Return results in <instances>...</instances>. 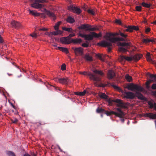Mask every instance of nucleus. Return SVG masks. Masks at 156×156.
<instances>
[{
  "label": "nucleus",
  "mask_w": 156,
  "mask_h": 156,
  "mask_svg": "<svg viewBox=\"0 0 156 156\" xmlns=\"http://www.w3.org/2000/svg\"><path fill=\"white\" fill-rule=\"evenodd\" d=\"M150 30V28L149 27L147 28H146L145 30V31L147 33L149 32Z\"/></svg>",
  "instance_id": "69168bd1"
},
{
  "label": "nucleus",
  "mask_w": 156,
  "mask_h": 156,
  "mask_svg": "<svg viewBox=\"0 0 156 156\" xmlns=\"http://www.w3.org/2000/svg\"><path fill=\"white\" fill-rule=\"evenodd\" d=\"M124 28L126 29L123 30L124 32H132L133 30L136 31L139 30V28L138 27L134 26H125Z\"/></svg>",
  "instance_id": "423d86ee"
},
{
  "label": "nucleus",
  "mask_w": 156,
  "mask_h": 156,
  "mask_svg": "<svg viewBox=\"0 0 156 156\" xmlns=\"http://www.w3.org/2000/svg\"><path fill=\"white\" fill-rule=\"evenodd\" d=\"M105 110L104 109L98 108L96 109V112L98 113H101L104 112Z\"/></svg>",
  "instance_id": "49530a36"
},
{
  "label": "nucleus",
  "mask_w": 156,
  "mask_h": 156,
  "mask_svg": "<svg viewBox=\"0 0 156 156\" xmlns=\"http://www.w3.org/2000/svg\"><path fill=\"white\" fill-rule=\"evenodd\" d=\"M66 65L65 63L63 64L61 66V68H66Z\"/></svg>",
  "instance_id": "0e129e2a"
},
{
  "label": "nucleus",
  "mask_w": 156,
  "mask_h": 156,
  "mask_svg": "<svg viewBox=\"0 0 156 156\" xmlns=\"http://www.w3.org/2000/svg\"><path fill=\"white\" fill-rule=\"evenodd\" d=\"M104 113L106 114L108 116H109L112 114H114L115 113V112L113 111L111 112H109L108 111H104Z\"/></svg>",
  "instance_id": "58836bf2"
},
{
  "label": "nucleus",
  "mask_w": 156,
  "mask_h": 156,
  "mask_svg": "<svg viewBox=\"0 0 156 156\" xmlns=\"http://www.w3.org/2000/svg\"><path fill=\"white\" fill-rule=\"evenodd\" d=\"M31 2H37L38 3H44L45 2V1L44 0H30Z\"/></svg>",
  "instance_id": "a19ab883"
},
{
  "label": "nucleus",
  "mask_w": 156,
  "mask_h": 156,
  "mask_svg": "<svg viewBox=\"0 0 156 156\" xmlns=\"http://www.w3.org/2000/svg\"><path fill=\"white\" fill-rule=\"evenodd\" d=\"M119 35V32L118 33H110L108 35H107L106 36L107 37V41L108 42H110V40H109V38H115L116 37H112V36L114 37L115 36H118Z\"/></svg>",
  "instance_id": "dca6fc26"
},
{
  "label": "nucleus",
  "mask_w": 156,
  "mask_h": 156,
  "mask_svg": "<svg viewBox=\"0 0 156 156\" xmlns=\"http://www.w3.org/2000/svg\"><path fill=\"white\" fill-rule=\"evenodd\" d=\"M142 7L141 6H136L135 9L136 11L141 12L142 11Z\"/></svg>",
  "instance_id": "3c124183"
},
{
  "label": "nucleus",
  "mask_w": 156,
  "mask_h": 156,
  "mask_svg": "<svg viewBox=\"0 0 156 156\" xmlns=\"http://www.w3.org/2000/svg\"><path fill=\"white\" fill-rule=\"evenodd\" d=\"M106 101L108 103L109 105H112L113 103L115 102L118 104L117 105V106L118 107L123 108H126L125 103L122 100L120 99H117L115 100H114L108 98Z\"/></svg>",
  "instance_id": "7ed1b4c3"
},
{
  "label": "nucleus",
  "mask_w": 156,
  "mask_h": 156,
  "mask_svg": "<svg viewBox=\"0 0 156 156\" xmlns=\"http://www.w3.org/2000/svg\"><path fill=\"white\" fill-rule=\"evenodd\" d=\"M50 33L52 35H58V34L56 30L55 31H53L52 32H50Z\"/></svg>",
  "instance_id": "6e6d98bb"
},
{
  "label": "nucleus",
  "mask_w": 156,
  "mask_h": 156,
  "mask_svg": "<svg viewBox=\"0 0 156 156\" xmlns=\"http://www.w3.org/2000/svg\"><path fill=\"white\" fill-rule=\"evenodd\" d=\"M142 56V55L141 54H136L135 55L133 56V61H138Z\"/></svg>",
  "instance_id": "412c9836"
},
{
  "label": "nucleus",
  "mask_w": 156,
  "mask_h": 156,
  "mask_svg": "<svg viewBox=\"0 0 156 156\" xmlns=\"http://www.w3.org/2000/svg\"><path fill=\"white\" fill-rule=\"evenodd\" d=\"M56 30L57 31V32L58 35L61 34H62V32L61 30H59L58 29V30Z\"/></svg>",
  "instance_id": "e2e57ef3"
},
{
  "label": "nucleus",
  "mask_w": 156,
  "mask_h": 156,
  "mask_svg": "<svg viewBox=\"0 0 156 156\" xmlns=\"http://www.w3.org/2000/svg\"><path fill=\"white\" fill-rule=\"evenodd\" d=\"M81 46L82 47L85 48H88L89 47V43L88 42L86 41L85 43H83Z\"/></svg>",
  "instance_id": "8fccbe9b"
},
{
  "label": "nucleus",
  "mask_w": 156,
  "mask_h": 156,
  "mask_svg": "<svg viewBox=\"0 0 156 156\" xmlns=\"http://www.w3.org/2000/svg\"><path fill=\"white\" fill-rule=\"evenodd\" d=\"M148 75L149 77L153 79L154 80H156V74L154 75L148 73Z\"/></svg>",
  "instance_id": "09e8293b"
},
{
  "label": "nucleus",
  "mask_w": 156,
  "mask_h": 156,
  "mask_svg": "<svg viewBox=\"0 0 156 156\" xmlns=\"http://www.w3.org/2000/svg\"><path fill=\"white\" fill-rule=\"evenodd\" d=\"M87 12L89 13H90L91 15H94V14H95L94 12L92 9H89L88 10Z\"/></svg>",
  "instance_id": "603ef678"
},
{
  "label": "nucleus",
  "mask_w": 156,
  "mask_h": 156,
  "mask_svg": "<svg viewBox=\"0 0 156 156\" xmlns=\"http://www.w3.org/2000/svg\"><path fill=\"white\" fill-rule=\"evenodd\" d=\"M109 40L110 42H108L105 41H103L99 42L97 44L98 45L101 47L109 46L112 45V43H115L117 41H128L126 38L122 37H116L115 38H109Z\"/></svg>",
  "instance_id": "f03ea898"
},
{
  "label": "nucleus",
  "mask_w": 156,
  "mask_h": 156,
  "mask_svg": "<svg viewBox=\"0 0 156 156\" xmlns=\"http://www.w3.org/2000/svg\"><path fill=\"white\" fill-rule=\"evenodd\" d=\"M118 60L119 62L122 63L125 61L129 62L133 61V56H126L124 55L120 56L118 58Z\"/></svg>",
  "instance_id": "6e6552de"
},
{
  "label": "nucleus",
  "mask_w": 156,
  "mask_h": 156,
  "mask_svg": "<svg viewBox=\"0 0 156 156\" xmlns=\"http://www.w3.org/2000/svg\"><path fill=\"white\" fill-rule=\"evenodd\" d=\"M141 5L144 7L147 8H150L151 6L152 5L151 4H148L144 2H142L141 4Z\"/></svg>",
  "instance_id": "c85d7f7f"
},
{
  "label": "nucleus",
  "mask_w": 156,
  "mask_h": 156,
  "mask_svg": "<svg viewBox=\"0 0 156 156\" xmlns=\"http://www.w3.org/2000/svg\"><path fill=\"white\" fill-rule=\"evenodd\" d=\"M146 115L147 117L152 119H156V113L155 114H154L152 113H147Z\"/></svg>",
  "instance_id": "5701e85b"
},
{
  "label": "nucleus",
  "mask_w": 156,
  "mask_h": 156,
  "mask_svg": "<svg viewBox=\"0 0 156 156\" xmlns=\"http://www.w3.org/2000/svg\"><path fill=\"white\" fill-rule=\"evenodd\" d=\"M96 56L99 58L101 61H104L105 60L104 58V56L98 54L96 55Z\"/></svg>",
  "instance_id": "37998d69"
},
{
  "label": "nucleus",
  "mask_w": 156,
  "mask_h": 156,
  "mask_svg": "<svg viewBox=\"0 0 156 156\" xmlns=\"http://www.w3.org/2000/svg\"><path fill=\"white\" fill-rule=\"evenodd\" d=\"M119 45L120 46L122 47L126 46L128 47L130 46L129 43H126V42H122V43H119Z\"/></svg>",
  "instance_id": "79ce46f5"
},
{
  "label": "nucleus",
  "mask_w": 156,
  "mask_h": 156,
  "mask_svg": "<svg viewBox=\"0 0 156 156\" xmlns=\"http://www.w3.org/2000/svg\"><path fill=\"white\" fill-rule=\"evenodd\" d=\"M90 34H92L93 38L94 37L96 38H98L100 37H101V33L98 34L94 32H90Z\"/></svg>",
  "instance_id": "a878e982"
},
{
  "label": "nucleus",
  "mask_w": 156,
  "mask_h": 156,
  "mask_svg": "<svg viewBox=\"0 0 156 156\" xmlns=\"http://www.w3.org/2000/svg\"><path fill=\"white\" fill-rule=\"evenodd\" d=\"M110 46H105V47H108V52H110L111 51L112 49V48L110 47Z\"/></svg>",
  "instance_id": "052dcab7"
},
{
  "label": "nucleus",
  "mask_w": 156,
  "mask_h": 156,
  "mask_svg": "<svg viewBox=\"0 0 156 156\" xmlns=\"http://www.w3.org/2000/svg\"><path fill=\"white\" fill-rule=\"evenodd\" d=\"M66 37V39L67 41H70V40L71 39V37H70L69 35L68 36H67V37Z\"/></svg>",
  "instance_id": "338daca9"
},
{
  "label": "nucleus",
  "mask_w": 156,
  "mask_h": 156,
  "mask_svg": "<svg viewBox=\"0 0 156 156\" xmlns=\"http://www.w3.org/2000/svg\"><path fill=\"white\" fill-rule=\"evenodd\" d=\"M125 88L131 91H133L134 90L140 91H142L143 90V88L141 86L137 84H134L133 83L128 84Z\"/></svg>",
  "instance_id": "20e7f679"
},
{
  "label": "nucleus",
  "mask_w": 156,
  "mask_h": 156,
  "mask_svg": "<svg viewBox=\"0 0 156 156\" xmlns=\"http://www.w3.org/2000/svg\"><path fill=\"white\" fill-rule=\"evenodd\" d=\"M12 64L13 66H14L15 67L18 68H19V67L18 66L15 62H13L12 63Z\"/></svg>",
  "instance_id": "774afa93"
},
{
  "label": "nucleus",
  "mask_w": 156,
  "mask_h": 156,
  "mask_svg": "<svg viewBox=\"0 0 156 156\" xmlns=\"http://www.w3.org/2000/svg\"><path fill=\"white\" fill-rule=\"evenodd\" d=\"M94 74H92L90 72L83 71V72H80V74L84 75H88L90 76V79L96 82H101V76L104 75L103 72L101 71L96 69L92 70Z\"/></svg>",
  "instance_id": "f257e3e1"
},
{
  "label": "nucleus",
  "mask_w": 156,
  "mask_h": 156,
  "mask_svg": "<svg viewBox=\"0 0 156 156\" xmlns=\"http://www.w3.org/2000/svg\"><path fill=\"white\" fill-rule=\"evenodd\" d=\"M125 78L126 80L129 82H130L132 80V77L129 76L128 74H126L125 75Z\"/></svg>",
  "instance_id": "f704fd0d"
},
{
  "label": "nucleus",
  "mask_w": 156,
  "mask_h": 156,
  "mask_svg": "<svg viewBox=\"0 0 156 156\" xmlns=\"http://www.w3.org/2000/svg\"><path fill=\"white\" fill-rule=\"evenodd\" d=\"M115 75L114 71L112 70H109L107 74L108 78L111 79L113 78Z\"/></svg>",
  "instance_id": "f3484780"
},
{
  "label": "nucleus",
  "mask_w": 156,
  "mask_h": 156,
  "mask_svg": "<svg viewBox=\"0 0 156 156\" xmlns=\"http://www.w3.org/2000/svg\"><path fill=\"white\" fill-rule=\"evenodd\" d=\"M148 104L150 106V108H152L154 107V109L156 110V103L154 102L153 103L151 101H148Z\"/></svg>",
  "instance_id": "bb28decb"
},
{
  "label": "nucleus",
  "mask_w": 156,
  "mask_h": 156,
  "mask_svg": "<svg viewBox=\"0 0 156 156\" xmlns=\"http://www.w3.org/2000/svg\"><path fill=\"white\" fill-rule=\"evenodd\" d=\"M60 41L63 44H69L71 43L70 41H67L66 37H62L60 38Z\"/></svg>",
  "instance_id": "4be33fe9"
},
{
  "label": "nucleus",
  "mask_w": 156,
  "mask_h": 156,
  "mask_svg": "<svg viewBox=\"0 0 156 156\" xmlns=\"http://www.w3.org/2000/svg\"><path fill=\"white\" fill-rule=\"evenodd\" d=\"M62 30L69 32H71L72 30V29L71 28H66L65 27H62Z\"/></svg>",
  "instance_id": "a18cd8bd"
},
{
  "label": "nucleus",
  "mask_w": 156,
  "mask_h": 156,
  "mask_svg": "<svg viewBox=\"0 0 156 156\" xmlns=\"http://www.w3.org/2000/svg\"><path fill=\"white\" fill-rule=\"evenodd\" d=\"M66 21L67 22L71 23H73L75 22L74 19L71 16L68 17L67 18Z\"/></svg>",
  "instance_id": "473e14b6"
},
{
  "label": "nucleus",
  "mask_w": 156,
  "mask_h": 156,
  "mask_svg": "<svg viewBox=\"0 0 156 156\" xmlns=\"http://www.w3.org/2000/svg\"><path fill=\"white\" fill-rule=\"evenodd\" d=\"M150 82L147 81V82L146 83V87L147 89H148L150 88V86H149Z\"/></svg>",
  "instance_id": "4d7b16f0"
},
{
  "label": "nucleus",
  "mask_w": 156,
  "mask_h": 156,
  "mask_svg": "<svg viewBox=\"0 0 156 156\" xmlns=\"http://www.w3.org/2000/svg\"><path fill=\"white\" fill-rule=\"evenodd\" d=\"M116 109L117 111L119 113L115 112V113H114V115L117 117L122 118L124 115V113L123 112L120 108H117Z\"/></svg>",
  "instance_id": "4468645a"
},
{
  "label": "nucleus",
  "mask_w": 156,
  "mask_h": 156,
  "mask_svg": "<svg viewBox=\"0 0 156 156\" xmlns=\"http://www.w3.org/2000/svg\"><path fill=\"white\" fill-rule=\"evenodd\" d=\"M93 39L92 34H86L85 40L88 41H91Z\"/></svg>",
  "instance_id": "c756f323"
},
{
  "label": "nucleus",
  "mask_w": 156,
  "mask_h": 156,
  "mask_svg": "<svg viewBox=\"0 0 156 156\" xmlns=\"http://www.w3.org/2000/svg\"><path fill=\"white\" fill-rule=\"evenodd\" d=\"M86 26V28L85 29L87 31H94L96 30V28L94 27H91V26L88 24H87Z\"/></svg>",
  "instance_id": "cd10ccee"
},
{
  "label": "nucleus",
  "mask_w": 156,
  "mask_h": 156,
  "mask_svg": "<svg viewBox=\"0 0 156 156\" xmlns=\"http://www.w3.org/2000/svg\"><path fill=\"white\" fill-rule=\"evenodd\" d=\"M46 14L50 17L52 19L54 20L56 19V16L54 13L51 12L50 11L47 10L46 9H44Z\"/></svg>",
  "instance_id": "ddd939ff"
},
{
  "label": "nucleus",
  "mask_w": 156,
  "mask_h": 156,
  "mask_svg": "<svg viewBox=\"0 0 156 156\" xmlns=\"http://www.w3.org/2000/svg\"><path fill=\"white\" fill-rule=\"evenodd\" d=\"M139 91H137L135 93L136 96L138 98V99L142 100H145L146 98L141 93L139 92Z\"/></svg>",
  "instance_id": "a211bd4d"
},
{
  "label": "nucleus",
  "mask_w": 156,
  "mask_h": 156,
  "mask_svg": "<svg viewBox=\"0 0 156 156\" xmlns=\"http://www.w3.org/2000/svg\"><path fill=\"white\" fill-rule=\"evenodd\" d=\"M115 23L119 25H121L122 24L121 22L119 20H116L115 21Z\"/></svg>",
  "instance_id": "5fc2aeb1"
},
{
  "label": "nucleus",
  "mask_w": 156,
  "mask_h": 156,
  "mask_svg": "<svg viewBox=\"0 0 156 156\" xmlns=\"http://www.w3.org/2000/svg\"><path fill=\"white\" fill-rule=\"evenodd\" d=\"M84 58L88 61H91L93 60L92 57L88 53H86L84 56Z\"/></svg>",
  "instance_id": "aec40b11"
},
{
  "label": "nucleus",
  "mask_w": 156,
  "mask_h": 156,
  "mask_svg": "<svg viewBox=\"0 0 156 156\" xmlns=\"http://www.w3.org/2000/svg\"><path fill=\"white\" fill-rule=\"evenodd\" d=\"M124 30V29L123 30H122L123 32L121 31H119V35L122 37L126 38L128 36V35L127 34H125V32H124L123 31Z\"/></svg>",
  "instance_id": "c9c22d12"
},
{
  "label": "nucleus",
  "mask_w": 156,
  "mask_h": 156,
  "mask_svg": "<svg viewBox=\"0 0 156 156\" xmlns=\"http://www.w3.org/2000/svg\"><path fill=\"white\" fill-rule=\"evenodd\" d=\"M82 41L81 39H72L71 40V43L73 42L75 44L80 43Z\"/></svg>",
  "instance_id": "b1692460"
},
{
  "label": "nucleus",
  "mask_w": 156,
  "mask_h": 156,
  "mask_svg": "<svg viewBox=\"0 0 156 156\" xmlns=\"http://www.w3.org/2000/svg\"><path fill=\"white\" fill-rule=\"evenodd\" d=\"M79 35L82 37H84L85 38V37H86V34H80Z\"/></svg>",
  "instance_id": "680f3d73"
},
{
  "label": "nucleus",
  "mask_w": 156,
  "mask_h": 156,
  "mask_svg": "<svg viewBox=\"0 0 156 156\" xmlns=\"http://www.w3.org/2000/svg\"><path fill=\"white\" fill-rule=\"evenodd\" d=\"M30 35L32 37L34 38H36L37 36V34L35 33H33L32 34H30Z\"/></svg>",
  "instance_id": "864d4df0"
},
{
  "label": "nucleus",
  "mask_w": 156,
  "mask_h": 156,
  "mask_svg": "<svg viewBox=\"0 0 156 156\" xmlns=\"http://www.w3.org/2000/svg\"><path fill=\"white\" fill-rule=\"evenodd\" d=\"M99 95L101 98L105 99L106 101L108 98V96L105 93H101V94H99Z\"/></svg>",
  "instance_id": "72a5a7b5"
},
{
  "label": "nucleus",
  "mask_w": 156,
  "mask_h": 156,
  "mask_svg": "<svg viewBox=\"0 0 156 156\" xmlns=\"http://www.w3.org/2000/svg\"><path fill=\"white\" fill-rule=\"evenodd\" d=\"M127 48H125L123 47H120L119 48L118 50L120 52H125L127 51Z\"/></svg>",
  "instance_id": "ea45409f"
},
{
  "label": "nucleus",
  "mask_w": 156,
  "mask_h": 156,
  "mask_svg": "<svg viewBox=\"0 0 156 156\" xmlns=\"http://www.w3.org/2000/svg\"><path fill=\"white\" fill-rule=\"evenodd\" d=\"M29 12L30 13L33 15L36 16H39V13L37 12H34V11L31 10L30 9L29 10Z\"/></svg>",
  "instance_id": "e433bc0d"
},
{
  "label": "nucleus",
  "mask_w": 156,
  "mask_h": 156,
  "mask_svg": "<svg viewBox=\"0 0 156 156\" xmlns=\"http://www.w3.org/2000/svg\"><path fill=\"white\" fill-rule=\"evenodd\" d=\"M68 9L71 11L72 12L77 15H79L81 12L82 10L77 6H75L73 5H70L68 7Z\"/></svg>",
  "instance_id": "39448f33"
},
{
  "label": "nucleus",
  "mask_w": 156,
  "mask_h": 156,
  "mask_svg": "<svg viewBox=\"0 0 156 156\" xmlns=\"http://www.w3.org/2000/svg\"><path fill=\"white\" fill-rule=\"evenodd\" d=\"M11 24L12 27L16 29H18L21 26L20 23L15 21H12L11 23Z\"/></svg>",
  "instance_id": "2eb2a0df"
},
{
  "label": "nucleus",
  "mask_w": 156,
  "mask_h": 156,
  "mask_svg": "<svg viewBox=\"0 0 156 156\" xmlns=\"http://www.w3.org/2000/svg\"><path fill=\"white\" fill-rule=\"evenodd\" d=\"M55 81H58L60 83L66 84L69 82V80L67 78H59L58 79H56Z\"/></svg>",
  "instance_id": "f8f14e48"
},
{
  "label": "nucleus",
  "mask_w": 156,
  "mask_h": 156,
  "mask_svg": "<svg viewBox=\"0 0 156 156\" xmlns=\"http://www.w3.org/2000/svg\"><path fill=\"white\" fill-rule=\"evenodd\" d=\"M112 86L115 89L118 90H120V88L119 87L116 85H112L111 83L108 82H107V83L106 84L101 83L100 84H99V85H98V87H104L106 86Z\"/></svg>",
  "instance_id": "1a4fd4ad"
},
{
  "label": "nucleus",
  "mask_w": 156,
  "mask_h": 156,
  "mask_svg": "<svg viewBox=\"0 0 156 156\" xmlns=\"http://www.w3.org/2000/svg\"><path fill=\"white\" fill-rule=\"evenodd\" d=\"M146 58L147 61L152 62V64H154L155 66V67H156V62L153 61L152 60L150 54L148 53H147Z\"/></svg>",
  "instance_id": "6ab92c4d"
},
{
  "label": "nucleus",
  "mask_w": 156,
  "mask_h": 156,
  "mask_svg": "<svg viewBox=\"0 0 156 156\" xmlns=\"http://www.w3.org/2000/svg\"><path fill=\"white\" fill-rule=\"evenodd\" d=\"M155 42V40L153 39H143V42L144 43H147L150 42Z\"/></svg>",
  "instance_id": "2f4dec72"
},
{
  "label": "nucleus",
  "mask_w": 156,
  "mask_h": 156,
  "mask_svg": "<svg viewBox=\"0 0 156 156\" xmlns=\"http://www.w3.org/2000/svg\"><path fill=\"white\" fill-rule=\"evenodd\" d=\"M151 88L153 90L156 89V83H153L151 86Z\"/></svg>",
  "instance_id": "13d9d810"
},
{
  "label": "nucleus",
  "mask_w": 156,
  "mask_h": 156,
  "mask_svg": "<svg viewBox=\"0 0 156 156\" xmlns=\"http://www.w3.org/2000/svg\"><path fill=\"white\" fill-rule=\"evenodd\" d=\"M72 49L74 51L75 55L77 56L82 55L83 54V49L82 48L73 47Z\"/></svg>",
  "instance_id": "0eeeda50"
},
{
  "label": "nucleus",
  "mask_w": 156,
  "mask_h": 156,
  "mask_svg": "<svg viewBox=\"0 0 156 156\" xmlns=\"http://www.w3.org/2000/svg\"><path fill=\"white\" fill-rule=\"evenodd\" d=\"M30 5L31 6L35 9H38L42 8L44 6L43 4H39L37 2H33Z\"/></svg>",
  "instance_id": "9b49d317"
},
{
  "label": "nucleus",
  "mask_w": 156,
  "mask_h": 156,
  "mask_svg": "<svg viewBox=\"0 0 156 156\" xmlns=\"http://www.w3.org/2000/svg\"><path fill=\"white\" fill-rule=\"evenodd\" d=\"M57 48L59 50L62 51L64 52H66V54H68L69 52L67 48L60 47H58Z\"/></svg>",
  "instance_id": "393cba45"
},
{
  "label": "nucleus",
  "mask_w": 156,
  "mask_h": 156,
  "mask_svg": "<svg viewBox=\"0 0 156 156\" xmlns=\"http://www.w3.org/2000/svg\"><path fill=\"white\" fill-rule=\"evenodd\" d=\"M6 154L8 156H16L15 154L13 152L11 151H7Z\"/></svg>",
  "instance_id": "c03bdc74"
},
{
  "label": "nucleus",
  "mask_w": 156,
  "mask_h": 156,
  "mask_svg": "<svg viewBox=\"0 0 156 156\" xmlns=\"http://www.w3.org/2000/svg\"><path fill=\"white\" fill-rule=\"evenodd\" d=\"M86 93V90H84L82 92H75L74 94L75 95L79 96H83Z\"/></svg>",
  "instance_id": "7c9ffc66"
},
{
  "label": "nucleus",
  "mask_w": 156,
  "mask_h": 156,
  "mask_svg": "<svg viewBox=\"0 0 156 156\" xmlns=\"http://www.w3.org/2000/svg\"><path fill=\"white\" fill-rule=\"evenodd\" d=\"M87 24H84L81 25L78 27L79 29H85L86 28V26H87Z\"/></svg>",
  "instance_id": "de8ad7c7"
},
{
  "label": "nucleus",
  "mask_w": 156,
  "mask_h": 156,
  "mask_svg": "<svg viewBox=\"0 0 156 156\" xmlns=\"http://www.w3.org/2000/svg\"><path fill=\"white\" fill-rule=\"evenodd\" d=\"M124 94L125 95V97L127 98L133 99L135 97L133 93L130 92H125Z\"/></svg>",
  "instance_id": "9d476101"
},
{
  "label": "nucleus",
  "mask_w": 156,
  "mask_h": 156,
  "mask_svg": "<svg viewBox=\"0 0 156 156\" xmlns=\"http://www.w3.org/2000/svg\"><path fill=\"white\" fill-rule=\"evenodd\" d=\"M11 121L13 123H16L18 122V120L17 119H12Z\"/></svg>",
  "instance_id": "bf43d9fd"
},
{
  "label": "nucleus",
  "mask_w": 156,
  "mask_h": 156,
  "mask_svg": "<svg viewBox=\"0 0 156 156\" xmlns=\"http://www.w3.org/2000/svg\"><path fill=\"white\" fill-rule=\"evenodd\" d=\"M62 22L61 21H59L55 24L54 26V28L55 30H58L59 29V25L61 24Z\"/></svg>",
  "instance_id": "4c0bfd02"
}]
</instances>
